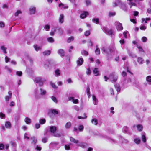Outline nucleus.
<instances>
[{
  "mask_svg": "<svg viewBox=\"0 0 151 151\" xmlns=\"http://www.w3.org/2000/svg\"><path fill=\"white\" fill-rule=\"evenodd\" d=\"M49 146L50 147L56 149H58L60 148V146L58 142H51Z\"/></svg>",
  "mask_w": 151,
  "mask_h": 151,
  "instance_id": "f257e3e1",
  "label": "nucleus"
},
{
  "mask_svg": "<svg viewBox=\"0 0 151 151\" xmlns=\"http://www.w3.org/2000/svg\"><path fill=\"white\" fill-rule=\"evenodd\" d=\"M109 78L112 83L115 82L117 79L118 76L114 73H112L110 74Z\"/></svg>",
  "mask_w": 151,
  "mask_h": 151,
  "instance_id": "f03ea898",
  "label": "nucleus"
},
{
  "mask_svg": "<svg viewBox=\"0 0 151 151\" xmlns=\"http://www.w3.org/2000/svg\"><path fill=\"white\" fill-rule=\"evenodd\" d=\"M117 0L120 4L119 6L120 8L124 11H126L127 10V7L125 4L124 3L121 2L120 0Z\"/></svg>",
  "mask_w": 151,
  "mask_h": 151,
  "instance_id": "7ed1b4c3",
  "label": "nucleus"
},
{
  "mask_svg": "<svg viewBox=\"0 0 151 151\" xmlns=\"http://www.w3.org/2000/svg\"><path fill=\"white\" fill-rule=\"evenodd\" d=\"M103 30L105 33L109 35H111L113 34V31L112 30H109L108 28L106 27H103Z\"/></svg>",
  "mask_w": 151,
  "mask_h": 151,
  "instance_id": "20e7f679",
  "label": "nucleus"
},
{
  "mask_svg": "<svg viewBox=\"0 0 151 151\" xmlns=\"http://www.w3.org/2000/svg\"><path fill=\"white\" fill-rule=\"evenodd\" d=\"M115 24L116 25V29L118 31H121L123 30V27L121 23L118 22H116Z\"/></svg>",
  "mask_w": 151,
  "mask_h": 151,
  "instance_id": "39448f33",
  "label": "nucleus"
},
{
  "mask_svg": "<svg viewBox=\"0 0 151 151\" xmlns=\"http://www.w3.org/2000/svg\"><path fill=\"white\" fill-rule=\"evenodd\" d=\"M83 59L82 57H79L76 61L77 65L79 66L83 64Z\"/></svg>",
  "mask_w": 151,
  "mask_h": 151,
  "instance_id": "423d86ee",
  "label": "nucleus"
},
{
  "mask_svg": "<svg viewBox=\"0 0 151 151\" xmlns=\"http://www.w3.org/2000/svg\"><path fill=\"white\" fill-rule=\"evenodd\" d=\"M64 16L63 14H61L60 15L58 20L60 23L62 24L64 22Z\"/></svg>",
  "mask_w": 151,
  "mask_h": 151,
  "instance_id": "0eeeda50",
  "label": "nucleus"
},
{
  "mask_svg": "<svg viewBox=\"0 0 151 151\" xmlns=\"http://www.w3.org/2000/svg\"><path fill=\"white\" fill-rule=\"evenodd\" d=\"M68 99L69 101H72L73 103L77 104L78 103V100L77 99H74L73 97H69Z\"/></svg>",
  "mask_w": 151,
  "mask_h": 151,
  "instance_id": "6e6552de",
  "label": "nucleus"
},
{
  "mask_svg": "<svg viewBox=\"0 0 151 151\" xmlns=\"http://www.w3.org/2000/svg\"><path fill=\"white\" fill-rule=\"evenodd\" d=\"M58 52L61 57L64 56L65 55V52L62 49H59L58 51Z\"/></svg>",
  "mask_w": 151,
  "mask_h": 151,
  "instance_id": "1a4fd4ad",
  "label": "nucleus"
},
{
  "mask_svg": "<svg viewBox=\"0 0 151 151\" xmlns=\"http://www.w3.org/2000/svg\"><path fill=\"white\" fill-rule=\"evenodd\" d=\"M9 95L6 96L5 97V99L6 101H8L9 100V99H11L12 97V93L10 91H9L8 92Z\"/></svg>",
  "mask_w": 151,
  "mask_h": 151,
  "instance_id": "9d476101",
  "label": "nucleus"
},
{
  "mask_svg": "<svg viewBox=\"0 0 151 151\" xmlns=\"http://www.w3.org/2000/svg\"><path fill=\"white\" fill-rule=\"evenodd\" d=\"M40 94L42 96H45L46 95L47 93V91L45 90L42 88H40Z\"/></svg>",
  "mask_w": 151,
  "mask_h": 151,
  "instance_id": "9b49d317",
  "label": "nucleus"
},
{
  "mask_svg": "<svg viewBox=\"0 0 151 151\" xmlns=\"http://www.w3.org/2000/svg\"><path fill=\"white\" fill-rule=\"evenodd\" d=\"M50 130L51 133L53 134L54 133L56 130V127L55 126H51L50 127Z\"/></svg>",
  "mask_w": 151,
  "mask_h": 151,
  "instance_id": "f8f14e48",
  "label": "nucleus"
},
{
  "mask_svg": "<svg viewBox=\"0 0 151 151\" xmlns=\"http://www.w3.org/2000/svg\"><path fill=\"white\" fill-rule=\"evenodd\" d=\"M34 93L35 95V98L37 99H39L40 98V96L38 91L37 88L35 89V90Z\"/></svg>",
  "mask_w": 151,
  "mask_h": 151,
  "instance_id": "ddd939ff",
  "label": "nucleus"
},
{
  "mask_svg": "<svg viewBox=\"0 0 151 151\" xmlns=\"http://www.w3.org/2000/svg\"><path fill=\"white\" fill-rule=\"evenodd\" d=\"M78 145L80 147H81L82 148H84L86 147L87 146V144L84 142H79L78 144Z\"/></svg>",
  "mask_w": 151,
  "mask_h": 151,
  "instance_id": "4468645a",
  "label": "nucleus"
},
{
  "mask_svg": "<svg viewBox=\"0 0 151 151\" xmlns=\"http://www.w3.org/2000/svg\"><path fill=\"white\" fill-rule=\"evenodd\" d=\"M36 8L34 6H31L29 8L30 13L32 14H34L35 12Z\"/></svg>",
  "mask_w": 151,
  "mask_h": 151,
  "instance_id": "2eb2a0df",
  "label": "nucleus"
},
{
  "mask_svg": "<svg viewBox=\"0 0 151 151\" xmlns=\"http://www.w3.org/2000/svg\"><path fill=\"white\" fill-rule=\"evenodd\" d=\"M88 14V12H84L80 15V17L81 18L83 19L86 18Z\"/></svg>",
  "mask_w": 151,
  "mask_h": 151,
  "instance_id": "dca6fc26",
  "label": "nucleus"
},
{
  "mask_svg": "<svg viewBox=\"0 0 151 151\" xmlns=\"http://www.w3.org/2000/svg\"><path fill=\"white\" fill-rule=\"evenodd\" d=\"M102 51L104 53L108 54L109 52H111V49L109 48L108 49H106L104 47H103L101 49Z\"/></svg>",
  "mask_w": 151,
  "mask_h": 151,
  "instance_id": "f3484780",
  "label": "nucleus"
},
{
  "mask_svg": "<svg viewBox=\"0 0 151 151\" xmlns=\"http://www.w3.org/2000/svg\"><path fill=\"white\" fill-rule=\"evenodd\" d=\"M71 126L72 123L71 122H68L65 125V127L66 129H68L70 128Z\"/></svg>",
  "mask_w": 151,
  "mask_h": 151,
  "instance_id": "a211bd4d",
  "label": "nucleus"
},
{
  "mask_svg": "<svg viewBox=\"0 0 151 151\" xmlns=\"http://www.w3.org/2000/svg\"><path fill=\"white\" fill-rule=\"evenodd\" d=\"M93 73L95 76H97L99 75V71L98 70V68H95L93 70Z\"/></svg>",
  "mask_w": 151,
  "mask_h": 151,
  "instance_id": "6ab92c4d",
  "label": "nucleus"
},
{
  "mask_svg": "<svg viewBox=\"0 0 151 151\" xmlns=\"http://www.w3.org/2000/svg\"><path fill=\"white\" fill-rule=\"evenodd\" d=\"M114 86L116 91L118 92H119L120 91L121 88L119 84H115L114 85Z\"/></svg>",
  "mask_w": 151,
  "mask_h": 151,
  "instance_id": "aec40b11",
  "label": "nucleus"
},
{
  "mask_svg": "<svg viewBox=\"0 0 151 151\" xmlns=\"http://www.w3.org/2000/svg\"><path fill=\"white\" fill-rule=\"evenodd\" d=\"M92 99L93 100V103L94 105H97L98 103V100L96 98V96L94 95H93Z\"/></svg>",
  "mask_w": 151,
  "mask_h": 151,
  "instance_id": "412c9836",
  "label": "nucleus"
},
{
  "mask_svg": "<svg viewBox=\"0 0 151 151\" xmlns=\"http://www.w3.org/2000/svg\"><path fill=\"white\" fill-rule=\"evenodd\" d=\"M99 136L101 138H105V139H111L112 141H113L114 142V140L109 138V137H107L105 135L100 134Z\"/></svg>",
  "mask_w": 151,
  "mask_h": 151,
  "instance_id": "4be33fe9",
  "label": "nucleus"
},
{
  "mask_svg": "<svg viewBox=\"0 0 151 151\" xmlns=\"http://www.w3.org/2000/svg\"><path fill=\"white\" fill-rule=\"evenodd\" d=\"M146 80L149 85H151V76H147L146 78Z\"/></svg>",
  "mask_w": 151,
  "mask_h": 151,
  "instance_id": "5701e85b",
  "label": "nucleus"
},
{
  "mask_svg": "<svg viewBox=\"0 0 151 151\" xmlns=\"http://www.w3.org/2000/svg\"><path fill=\"white\" fill-rule=\"evenodd\" d=\"M24 120L26 123L27 124H30L31 122V119L27 117L25 118Z\"/></svg>",
  "mask_w": 151,
  "mask_h": 151,
  "instance_id": "b1692460",
  "label": "nucleus"
},
{
  "mask_svg": "<svg viewBox=\"0 0 151 151\" xmlns=\"http://www.w3.org/2000/svg\"><path fill=\"white\" fill-rule=\"evenodd\" d=\"M51 51L50 50H46L43 52L42 53L44 55H48L50 54Z\"/></svg>",
  "mask_w": 151,
  "mask_h": 151,
  "instance_id": "393cba45",
  "label": "nucleus"
},
{
  "mask_svg": "<svg viewBox=\"0 0 151 151\" xmlns=\"http://www.w3.org/2000/svg\"><path fill=\"white\" fill-rule=\"evenodd\" d=\"M137 61L139 64H143L144 60L142 58L139 57L137 58Z\"/></svg>",
  "mask_w": 151,
  "mask_h": 151,
  "instance_id": "a878e982",
  "label": "nucleus"
},
{
  "mask_svg": "<svg viewBox=\"0 0 151 151\" xmlns=\"http://www.w3.org/2000/svg\"><path fill=\"white\" fill-rule=\"evenodd\" d=\"M151 19L149 18H142V23H143L144 22L145 23H147V21H148Z\"/></svg>",
  "mask_w": 151,
  "mask_h": 151,
  "instance_id": "bb28decb",
  "label": "nucleus"
},
{
  "mask_svg": "<svg viewBox=\"0 0 151 151\" xmlns=\"http://www.w3.org/2000/svg\"><path fill=\"white\" fill-rule=\"evenodd\" d=\"M42 80V78L40 77H37L35 78V82L37 83H38L40 82Z\"/></svg>",
  "mask_w": 151,
  "mask_h": 151,
  "instance_id": "cd10ccee",
  "label": "nucleus"
},
{
  "mask_svg": "<svg viewBox=\"0 0 151 151\" xmlns=\"http://www.w3.org/2000/svg\"><path fill=\"white\" fill-rule=\"evenodd\" d=\"M70 140L71 142H72L75 143H77L78 142V140H76L72 137H70Z\"/></svg>",
  "mask_w": 151,
  "mask_h": 151,
  "instance_id": "c85d7f7f",
  "label": "nucleus"
},
{
  "mask_svg": "<svg viewBox=\"0 0 151 151\" xmlns=\"http://www.w3.org/2000/svg\"><path fill=\"white\" fill-rule=\"evenodd\" d=\"M96 49L95 52L96 55H99L100 54V50L99 48H98L97 45H96Z\"/></svg>",
  "mask_w": 151,
  "mask_h": 151,
  "instance_id": "c756f323",
  "label": "nucleus"
},
{
  "mask_svg": "<svg viewBox=\"0 0 151 151\" xmlns=\"http://www.w3.org/2000/svg\"><path fill=\"white\" fill-rule=\"evenodd\" d=\"M47 41L50 43H52L54 42V39L52 37H49L47 39Z\"/></svg>",
  "mask_w": 151,
  "mask_h": 151,
  "instance_id": "7c9ffc66",
  "label": "nucleus"
},
{
  "mask_svg": "<svg viewBox=\"0 0 151 151\" xmlns=\"http://www.w3.org/2000/svg\"><path fill=\"white\" fill-rule=\"evenodd\" d=\"M92 21L94 23H96L97 24H99V19L98 18H94L92 19Z\"/></svg>",
  "mask_w": 151,
  "mask_h": 151,
  "instance_id": "2f4dec72",
  "label": "nucleus"
},
{
  "mask_svg": "<svg viewBox=\"0 0 151 151\" xmlns=\"http://www.w3.org/2000/svg\"><path fill=\"white\" fill-rule=\"evenodd\" d=\"M5 126L6 128H10L11 127V124L9 122H6L5 124Z\"/></svg>",
  "mask_w": 151,
  "mask_h": 151,
  "instance_id": "473e14b6",
  "label": "nucleus"
},
{
  "mask_svg": "<svg viewBox=\"0 0 151 151\" xmlns=\"http://www.w3.org/2000/svg\"><path fill=\"white\" fill-rule=\"evenodd\" d=\"M91 122L93 124L95 125H97L98 124L97 120L95 118L92 119L91 120Z\"/></svg>",
  "mask_w": 151,
  "mask_h": 151,
  "instance_id": "72a5a7b5",
  "label": "nucleus"
},
{
  "mask_svg": "<svg viewBox=\"0 0 151 151\" xmlns=\"http://www.w3.org/2000/svg\"><path fill=\"white\" fill-rule=\"evenodd\" d=\"M128 52L129 55L132 57V58H135L136 57V55L135 54L131 52H130L129 50L128 51Z\"/></svg>",
  "mask_w": 151,
  "mask_h": 151,
  "instance_id": "f704fd0d",
  "label": "nucleus"
},
{
  "mask_svg": "<svg viewBox=\"0 0 151 151\" xmlns=\"http://www.w3.org/2000/svg\"><path fill=\"white\" fill-rule=\"evenodd\" d=\"M51 111L52 114H53L55 115L58 114L59 113L58 111L55 109H51Z\"/></svg>",
  "mask_w": 151,
  "mask_h": 151,
  "instance_id": "c9c22d12",
  "label": "nucleus"
},
{
  "mask_svg": "<svg viewBox=\"0 0 151 151\" xmlns=\"http://www.w3.org/2000/svg\"><path fill=\"white\" fill-rule=\"evenodd\" d=\"M128 128L126 126L124 127L122 129V132L124 133H127L128 131Z\"/></svg>",
  "mask_w": 151,
  "mask_h": 151,
  "instance_id": "e433bc0d",
  "label": "nucleus"
},
{
  "mask_svg": "<svg viewBox=\"0 0 151 151\" xmlns=\"http://www.w3.org/2000/svg\"><path fill=\"white\" fill-rule=\"evenodd\" d=\"M136 127L138 131H141L142 130L143 127L142 125L140 124L137 125Z\"/></svg>",
  "mask_w": 151,
  "mask_h": 151,
  "instance_id": "4c0bfd02",
  "label": "nucleus"
},
{
  "mask_svg": "<svg viewBox=\"0 0 151 151\" xmlns=\"http://www.w3.org/2000/svg\"><path fill=\"white\" fill-rule=\"evenodd\" d=\"M140 140L139 138H136L134 139V142L137 144H138L140 143Z\"/></svg>",
  "mask_w": 151,
  "mask_h": 151,
  "instance_id": "58836bf2",
  "label": "nucleus"
},
{
  "mask_svg": "<svg viewBox=\"0 0 151 151\" xmlns=\"http://www.w3.org/2000/svg\"><path fill=\"white\" fill-rule=\"evenodd\" d=\"M55 75L57 76H60V70L58 69H57L55 71Z\"/></svg>",
  "mask_w": 151,
  "mask_h": 151,
  "instance_id": "ea45409f",
  "label": "nucleus"
},
{
  "mask_svg": "<svg viewBox=\"0 0 151 151\" xmlns=\"http://www.w3.org/2000/svg\"><path fill=\"white\" fill-rule=\"evenodd\" d=\"M1 49L3 50V52L4 53H6L7 52L6 51V48L4 46H2L1 47Z\"/></svg>",
  "mask_w": 151,
  "mask_h": 151,
  "instance_id": "a19ab883",
  "label": "nucleus"
},
{
  "mask_svg": "<svg viewBox=\"0 0 151 151\" xmlns=\"http://www.w3.org/2000/svg\"><path fill=\"white\" fill-rule=\"evenodd\" d=\"M46 120L45 119H40L39 120V122L41 124H43L45 122Z\"/></svg>",
  "mask_w": 151,
  "mask_h": 151,
  "instance_id": "79ce46f5",
  "label": "nucleus"
},
{
  "mask_svg": "<svg viewBox=\"0 0 151 151\" xmlns=\"http://www.w3.org/2000/svg\"><path fill=\"white\" fill-rule=\"evenodd\" d=\"M81 53L82 55L85 56H87L88 54V52L85 50H82L81 52Z\"/></svg>",
  "mask_w": 151,
  "mask_h": 151,
  "instance_id": "37998d69",
  "label": "nucleus"
},
{
  "mask_svg": "<svg viewBox=\"0 0 151 151\" xmlns=\"http://www.w3.org/2000/svg\"><path fill=\"white\" fill-rule=\"evenodd\" d=\"M31 139L32 140V143L34 145L36 144L37 140L34 137H32L31 138Z\"/></svg>",
  "mask_w": 151,
  "mask_h": 151,
  "instance_id": "c03bdc74",
  "label": "nucleus"
},
{
  "mask_svg": "<svg viewBox=\"0 0 151 151\" xmlns=\"http://www.w3.org/2000/svg\"><path fill=\"white\" fill-rule=\"evenodd\" d=\"M74 37H73L71 36L69 37L67 40V42L68 43L70 42L71 41H72L74 40Z\"/></svg>",
  "mask_w": 151,
  "mask_h": 151,
  "instance_id": "a18cd8bd",
  "label": "nucleus"
},
{
  "mask_svg": "<svg viewBox=\"0 0 151 151\" xmlns=\"http://www.w3.org/2000/svg\"><path fill=\"white\" fill-rule=\"evenodd\" d=\"M143 42H146L147 40V38L146 37H143L141 38Z\"/></svg>",
  "mask_w": 151,
  "mask_h": 151,
  "instance_id": "49530a36",
  "label": "nucleus"
},
{
  "mask_svg": "<svg viewBox=\"0 0 151 151\" xmlns=\"http://www.w3.org/2000/svg\"><path fill=\"white\" fill-rule=\"evenodd\" d=\"M22 12L20 10H18L15 13L14 15L15 16H17L19 14H21Z\"/></svg>",
  "mask_w": 151,
  "mask_h": 151,
  "instance_id": "de8ad7c7",
  "label": "nucleus"
},
{
  "mask_svg": "<svg viewBox=\"0 0 151 151\" xmlns=\"http://www.w3.org/2000/svg\"><path fill=\"white\" fill-rule=\"evenodd\" d=\"M84 129V127L82 125H80L79 126L78 130L80 131H82Z\"/></svg>",
  "mask_w": 151,
  "mask_h": 151,
  "instance_id": "09e8293b",
  "label": "nucleus"
},
{
  "mask_svg": "<svg viewBox=\"0 0 151 151\" xmlns=\"http://www.w3.org/2000/svg\"><path fill=\"white\" fill-rule=\"evenodd\" d=\"M5 114L2 112H0V118L1 119H4L5 118Z\"/></svg>",
  "mask_w": 151,
  "mask_h": 151,
  "instance_id": "8fccbe9b",
  "label": "nucleus"
},
{
  "mask_svg": "<svg viewBox=\"0 0 151 151\" xmlns=\"http://www.w3.org/2000/svg\"><path fill=\"white\" fill-rule=\"evenodd\" d=\"M55 29H52L50 33V34L51 36L54 35L55 32Z\"/></svg>",
  "mask_w": 151,
  "mask_h": 151,
  "instance_id": "3c124183",
  "label": "nucleus"
},
{
  "mask_svg": "<svg viewBox=\"0 0 151 151\" xmlns=\"http://www.w3.org/2000/svg\"><path fill=\"white\" fill-rule=\"evenodd\" d=\"M16 74L17 75H18L19 76H22V73L21 71H17L16 72Z\"/></svg>",
  "mask_w": 151,
  "mask_h": 151,
  "instance_id": "603ef678",
  "label": "nucleus"
},
{
  "mask_svg": "<svg viewBox=\"0 0 151 151\" xmlns=\"http://www.w3.org/2000/svg\"><path fill=\"white\" fill-rule=\"evenodd\" d=\"M142 141L144 142H145L146 141V137L145 134H143L142 136Z\"/></svg>",
  "mask_w": 151,
  "mask_h": 151,
  "instance_id": "864d4df0",
  "label": "nucleus"
},
{
  "mask_svg": "<svg viewBox=\"0 0 151 151\" xmlns=\"http://www.w3.org/2000/svg\"><path fill=\"white\" fill-rule=\"evenodd\" d=\"M34 47L35 48V50L37 51L39 50L40 49V47L36 45H34Z\"/></svg>",
  "mask_w": 151,
  "mask_h": 151,
  "instance_id": "5fc2aeb1",
  "label": "nucleus"
},
{
  "mask_svg": "<svg viewBox=\"0 0 151 151\" xmlns=\"http://www.w3.org/2000/svg\"><path fill=\"white\" fill-rule=\"evenodd\" d=\"M44 28L45 30L48 31L49 30L50 28V26L48 25H46L45 26Z\"/></svg>",
  "mask_w": 151,
  "mask_h": 151,
  "instance_id": "6e6d98bb",
  "label": "nucleus"
},
{
  "mask_svg": "<svg viewBox=\"0 0 151 151\" xmlns=\"http://www.w3.org/2000/svg\"><path fill=\"white\" fill-rule=\"evenodd\" d=\"M52 135L56 137H59L60 136V135L59 133L55 132Z\"/></svg>",
  "mask_w": 151,
  "mask_h": 151,
  "instance_id": "4d7b16f0",
  "label": "nucleus"
},
{
  "mask_svg": "<svg viewBox=\"0 0 151 151\" xmlns=\"http://www.w3.org/2000/svg\"><path fill=\"white\" fill-rule=\"evenodd\" d=\"M50 85H51V86H52V87L54 88H57V87L56 86L55 84L52 82H50Z\"/></svg>",
  "mask_w": 151,
  "mask_h": 151,
  "instance_id": "13d9d810",
  "label": "nucleus"
},
{
  "mask_svg": "<svg viewBox=\"0 0 151 151\" xmlns=\"http://www.w3.org/2000/svg\"><path fill=\"white\" fill-rule=\"evenodd\" d=\"M129 5H131L130 8H131L132 6H136V4L135 3H133L132 2H129Z\"/></svg>",
  "mask_w": 151,
  "mask_h": 151,
  "instance_id": "bf43d9fd",
  "label": "nucleus"
},
{
  "mask_svg": "<svg viewBox=\"0 0 151 151\" xmlns=\"http://www.w3.org/2000/svg\"><path fill=\"white\" fill-rule=\"evenodd\" d=\"M86 92L87 94L89 97L90 96V88L89 87H87L86 89Z\"/></svg>",
  "mask_w": 151,
  "mask_h": 151,
  "instance_id": "052dcab7",
  "label": "nucleus"
},
{
  "mask_svg": "<svg viewBox=\"0 0 151 151\" xmlns=\"http://www.w3.org/2000/svg\"><path fill=\"white\" fill-rule=\"evenodd\" d=\"M61 6H62V8H68V7L67 6H65L64 4H62V3H61L60 4H59V7H60Z\"/></svg>",
  "mask_w": 151,
  "mask_h": 151,
  "instance_id": "680f3d73",
  "label": "nucleus"
},
{
  "mask_svg": "<svg viewBox=\"0 0 151 151\" xmlns=\"http://www.w3.org/2000/svg\"><path fill=\"white\" fill-rule=\"evenodd\" d=\"M47 137H45L42 138V142L44 143H46L47 141Z\"/></svg>",
  "mask_w": 151,
  "mask_h": 151,
  "instance_id": "e2e57ef3",
  "label": "nucleus"
},
{
  "mask_svg": "<svg viewBox=\"0 0 151 151\" xmlns=\"http://www.w3.org/2000/svg\"><path fill=\"white\" fill-rule=\"evenodd\" d=\"M35 150L38 151H40L41 150L42 148L40 147L37 145L36 146V147L35 148Z\"/></svg>",
  "mask_w": 151,
  "mask_h": 151,
  "instance_id": "0e129e2a",
  "label": "nucleus"
},
{
  "mask_svg": "<svg viewBox=\"0 0 151 151\" xmlns=\"http://www.w3.org/2000/svg\"><path fill=\"white\" fill-rule=\"evenodd\" d=\"M53 101L56 103H57V99L54 96H52L51 97Z\"/></svg>",
  "mask_w": 151,
  "mask_h": 151,
  "instance_id": "69168bd1",
  "label": "nucleus"
},
{
  "mask_svg": "<svg viewBox=\"0 0 151 151\" xmlns=\"http://www.w3.org/2000/svg\"><path fill=\"white\" fill-rule=\"evenodd\" d=\"M65 149L66 150H70V149L69 145H65Z\"/></svg>",
  "mask_w": 151,
  "mask_h": 151,
  "instance_id": "338daca9",
  "label": "nucleus"
},
{
  "mask_svg": "<svg viewBox=\"0 0 151 151\" xmlns=\"http://www.w3.org/2000/svg\"><path fill=\"white\" fill-rule=\"evenodd\" d=\"M28 134L26 133H25L24 135V139H27V140H28L29 139V137L28 136Z\"/></svg>",
  "mask_w": 151,
  "mask_h": 151,
  "instance_id": "774afa93",
  "label": "nucleus"
}]
</instances>
